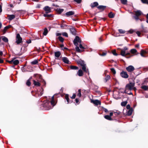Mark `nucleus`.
Listing matches in <instances>:
<instances>
[{"label": "nucleus", "instance_id": "46", "mask_svg": "<svg viewBox=\"0 0 148 148\" xmlns=\"http://www.w3.org/2000/svg\"><path fill=\"white\" fill-rule=\"evenodd\" d=\"M119 31L120 33L121 34L124 33L125 32L122 29H119Z\"/></svg>", "mask_w": 148, "mask_h": 148}, {"label": "nucleus", "instance_id": "1", "mask_svg": "<svg viewBox=\"0 0 148 148\" xmlns=\"http://www.w3.org/2000/svg\"><path fill=\"white\" fill-rule=\"evenodd\" d=\"M81 40L79 38L78 36H76L73 40V43L75 46H76L75 49L77 51L81 52L83 51L81 49H83L84 48L82 46L81 44Z\"/></svg>", "mask_w": 148, "mask_h": 148}, {"label": "nucleus", "instance_id": "55", "mask_svg": "<svg viewBox=\"0 0 148 148\" xmlns=\"http://www.w3.org/2000/svg\"><path fill=\"white\" fill-rule=\"evenodd\" d=\"M129 33L130 34H132L133 32H134V30H130L129 31Z\"/></svg>", "mask_w": 148, "mask_h": 148}, {"label": "nucleus", "instance_id": "5", "mask_svg": "<svg viewBox=\"0 0 148 148\" xmlns=\"http://www.w3.org/2000/svg\"><path fill=\"white\" fill-rule=\"evenodd\" d=\"M22 39L20 36L19 34H17L16 37V42L18 44L21 43L22 42Z\"/></svg>", "mask_w": 148, "mask_h": 148}, {"label": "nucleus", "instance_id": "19", "mask_svg": "<svg viewBox=\"0 0 148 148\" xmlns=\"http://www.w3.org/2000/svg\"><path fill=\"white\" fill-rule=\"evenodd\" d=\"M77 74L79 76H82L83 75V72L80 69L78 70V72L77 73Z\"/></svg>", "mask_w": 148, "mask_h": 148}, {"label": "nucleus", "instance_id": "41", "mask_svg": "<svg viewBox=\"0 0 148 148\" xmlns=\"http://www.w3.org/2000/svg\"><path fill=\"white\" fill-rule=\"evenodd\" d=\"M137 51L135 49H132L130 50V52L132 53H136Z\"/></svg>", "mask_w": 148, "mask_h": 148}, {"label": "nucleus", "instance_id": "24", "mask_svg": "<svg viewBox=\"0 0 148 148\" xmlns=\"http://www.w3.org/2000/svg\"><path fill=\"white\" fill-rule=\"evenodd\" d=\"M146 53V51H144L143 50H142L141 51L140 55L143 57H147V56L144 55V54H143L144 53Z\"/></svg>", "mask_w": 148, "mask_h": 148}, {"label": "nucleus", "instance_id": "60", "mask_svg": "<svg viewBox=\"0 0 148 148\" xmlns=\"http://www.w3.org/2000/svg\"><path fill=\"white\" fill-rule=\"evenodd\" d=\"M144 70H145L146 71H147L148 70V67H146L144 68Z\"/></svg>", "mask_w": 148, "mask_h": 148}, {"label": "nucleus", "instance_id": "4", "mask_svg": "<svg viewBox=\"0 0 148 148\" xmlns=\"http://www.w3.org/2000/svg\"><path fill=\"white\" fill-rule=\"evenodd\" d=\"M128 48L126 47L124 48L123 50H121V55L123 56H125L126 55H130V53L129 52L126 53L125 51L128 50Z\"/></svg>", "mask_w": 148, "mask_h": 148}, {"label": "nucleus", "instance_id": "49", "mask_svg": "<svg viewBox=\"0 0 148 148\" xmlns=\"http://www.w3.org/2000/svg\"><path fill=\"white\" fill-rule=\"evenodd\" d=\"M73 0L74 1H75V2H76L77 3H80L82 1V0Z\"/></svg>", "mask_w": 148, "mask_h": 148}, {"label": "nucleus", "instance_id": "28", "mask_svg": "<svg viewBox=\"0 0 148 148\" xmlns=\"http://www.w3.org/2000/svg\"><path fill=\"white\" fill-rule=\"evenodd\" d=\"M104 117L106 119L109 120H112V118L108 115H105Z\"/></svg>", "mask_w": 148, "mask_h": 148}, {"label": "nucleus", "instance_id": "37", "mask_svg": "<svg viewBox=\"0 0 148 148\" xmlns=\"http://www.w3.org/2000/svg\"><path fill=\"white\" fill-rule=\"evenodd\" d=\"M121 3L123 4H126L127 3V0H121Z\"/></svg>", "mask_w": 148, "mask_h": 148}, {"label": "nucleus", "instance_id": "16", "mask_svg": "<svg viewBox=\"0 0 148 148\" xmlns=\"http://www.w3.org/2000/svg\"><path fill=\"white\" fill-rule=\"evenodd\" d=\"M132 112L133 109L132 108L128 110V111L127 112V115L128 116L131 115L132 113Z\"/></svg>", "mask_w": 148, "mask_h": 148}, {"label": "nucleus", "instance_id": "2", "mask_svg": "<svg viewBox=\"0 0 148 148\" xmlns=\"http://www.w3.org/2000/svg\"><path fill=\"white\" fill-rule=\"evenodd\" d=\"M55 105L53 96L51 97V100L50 102L47 100L45 102L43 103L42 106L45 110H48L52 108Z\"/></svg>", "mask_w": 148, "mask_h": 148}, {"label": "nucleus", "instance_id": "17", "mask_svg": "<svg viewBox=\"0 0 148 148\" xmlns=\"http://www.w3.org/2000/svg\"><path fill=\"white\" fill-rule=\"evenodd\" d=\"M78 63L80 64L82 66L86 65L84 62L82 60H79L78 62Z\"/></svg>", "mask_w": 148, "mask_h": 148}, {"label": "nucleus", "instance_id": "9", "mask_svg": "<svg viewBox=\"0 0 148 148\" xmlns=\"http://www.w3.org/2000/svg\"><path fill=\"white\" fill-rule=\"evenodd\" d=\"M91 102L92 103H93L96 106H98V105H100L101 104V102L98 100H91Z\"/></svg>", "mask_w": 148, "mask_h": 148}, {"label": "nucleus", "instance_id": "40", "mask_svg": "<svg viewBox=\"0 0 148 148\" xmlns=\"http://www.w3.org/2000/svg\"><path fill=\"white\" fill-rule=\"evenodd\" d=\"M59 40L61 42H63L64 41L63 38L61 36H60L58 37Z\"/></svg>", "mask_w": 148, "mask_h": 148}, {"label": "nucleus", "instance_id": "31", "mask_svg": "<svg viewBox=\"0 0 148 148\" xmlns=\"http://www.w3.org/2000/svg\"><path fill=\"white\" fill-rule=\"evenodd\" d=\"M138 16H136V15L133 16H132L133 18H134L136 21H137L138 20H139L140 21H142L139 18Z\"/></svg>", "mask_w": 148, "mask_h": 148}, {"label": "nucleus", "instance_id": "50", "mask_svg": "<svg viewBox=\"0 0 148 148\" xmlns=\"http://www.w3.org/2000/svg\"><path fill=\"white\" fill-rule=\"evenodd\" d=\"M136 34H137V35L138 36H140L141 33L139 31L136 32Z\"/></svg>", "mask_w": 148, "mask_h": 148}, {"label": "nucleus", "instance_id": "15", "mask_svg": "<svg viewBox=\"0 0 148 148\" xmlns=\"http://www.w3.org/2000/svg\"><path fill=\"white\" fill-rule=\"evenodd\" d=\"M8 16V19L10 21L12 20L15 18V16L14 15H9Z\"/></svg>", "mask_w": 148, "mask_h": 148}, {"label": "nucleus", "instance_id": "20", "mask_svg": "<svg viewBox=\"0 0 148 148\" xmlns=\"http://www.w3.org/2000/svg\"><path fill=\"white\" fill-rule=\"evenodd\" d=\"M2 40L5 42L7 43L8 42V38L5 36H3L2 37Z\"/></svg>", "mask_w": 148, "mask_h": 148}, {"label": "nucleus", "instance_id": "30", "mask_svg": "<svg viewBox=\"0 0 148 148\" xmlns=\"http://www.w3.org/2000/svg\"><path fill=\"white\" fill-rule=\"evenodd\" d=\"M65 99H66V101L67 102V103H71L72 102H69V95L68 94H67L65 96Z\"/></svg>", "mask_w": 148, "mask_h": 148}, {"label": "nucleus", "instance_id": "63", "mask_svg": "<svg viewBox=\"0 0 148 148\" xmlns=\"http://www.w3.org/2000/svg\"><path fill=\"white\" fill-rule=\"evenodd\" d=\"M113 114V112H110V115H109L110 117H111L112 116Z\"/></svg>", "mask_w": 148, "mask_h": 148}, {"label": "nucleus", "instance_id": "56", "mask_svg": "<svg viewBox=\"0 0 148 148\" xmlns=\"http://www.w3.org/2000/svg\"><path fill=\"white\" fill-rule=\"evenodd\" d=\"M76 96V95L75 94H73L72 96L71 97V98L72 99H75Z\"/></svg>", "mask_w": 148, "mask_h": 148}, {"label": "nucleus", "instance_id": "47", "mask_svg": "<svg viewBox=\"0 0 148 148\" xmlns=\"http://www.w3.org/2000/svg\"><path fill=\"white\" fill-rule=\"evenodd\" d=\"M142 2L144 3L147 4L148 0H141Z\"/></svg>", "mask_w": 148, "mask_h": 148}, {"label": "nucleus", "instance_id": "6", "mask_svg": "<svg viewBox=\"0 0 148 148\" xmlns=\"http://www.w3.org/2000/svg\"><path fill=\"white\" fill-rule=\"evenodd\" d=\"M126 69L129 72L132 73L135 68L133 66L130 65L126 68Z\"/></svg>", "mask_w": 148, "mask_h": 148}, {"label": "nucleus", "instance_id": "61", "mask_svg": "<svg viewBox=\"0 0 148 148\" xmlns=\"http://www.w3.org/2000/svg\"><path fill=\"white\" fill-rule=\"evenodd\" d=\"M75 102H76V103H78L79 102V100L77 99H75Z\"/></svg>", "mask_w": 148, "mask_h": 148}, {"label": "nucleus", "instance_id": "62", "mask_svg": "<svg viewBox=\"0 0 148 148\" xmlns=\"http://www.w3.org/2000/svg\"><path fill=\"white\" fill-rule=\"evenodd\" d=\"M41 5L40 4H38L36 6V8H40V7Z\"/></svg>", "mask_w": 148, "mask_h": 148}, {"label": "nucleus", "instance_id": "57", "mask_svg": "<svg viewBox=\"0 0 148 148\" xmlns=\"http://www.w3.org/2000/svg\"><path fill=\"white\" fill-rule=\"evenodd\" d=\"M106 54V53H103L102 54H100V55L102 56H105Z\"/></svg>", "mask_w": 148, "mask_h": 148}, {"label": "nucleus", "instance_id": "8", "mask_svg": "<svg viewBox=\"0 0 148 148\" xmlns=\"http://www.w3.org/2000/svg\"><path fill=\"white\" fill-rule=\"evenodd\" d=\"M121 76L123 78H127L128 77V75L127 73L123 71H122L120 73Z\"/></svg>", "mask_w": 148, "mask_h": 148}, {"label": "nucleus", "instance_id": "44", "mask_svg": "<svg viewBox=\"0 0 148 148\" xmlns=\"http://www.w3.org/2000/svg\"><path fill=\"white\" fill-rule=\"evenodd\" d=\"M114 113L115 115H118L120 114V112L119 111H114Z\"/></svg>", "mask_w": 148, "mask_h": 148}, {"label": "nucleus", "instance_id": "59", "mask_svg": "<svg viewBox=\"0 0 148 148\" xmlns=\"http://www.w3.org/2000/svg\"><path fill=\"white\" fill-rule=\"evenodd\" d=\"M66 26L67 25H62L60 26V27L61 28H63L64 26Z\"/></svg>", "mask_w": 148, "mask_h": 148}, {"label": "nucleus", "instance_id": "58", "mask_svg": "<svg viewBox=\"0 0 148 148\" xmlns=\"http://www.w3.org/2000/svg\"><path fill=\"white\" fill-rule=\"evenodd\" d=\"M26 42L27 43L29 44L31 42V40H29L27 41Z\"/></svg>", "mask_w": 148, "mask_h": 148}, {"label": "nucleus", "instance_id": "42", "mask_svg": "<svg viewBox=\"0 0 148 148\" xmlns=\"http://www.w3.org/2000/svg\"><path fill=\"white\" fill-rule=\"evenodd\" d=\"M77 96L79 97H80L81 96V89H79L78 91Z\"/></svg>", "mask_w": 148, "mask_h": 148}, {"label": "nucleus", "instance_id": "32", "mask_svg": "<svg viewBox=\"0 0 148 148\" xmlns=\"http://www.w3.org/2000/svg\"><path fill=\"white\" fill-rule=\"evenodd\" d=\"M48 30L47 28H45L44 30V31L43 32V35L45 36H46L47 35L48 33Z\"/></svg>", "mask_w": 148, "mask_h": 148}, {"label": "nucleus", "instance_id": "13", "mask_svg": "<svg viewBox=\"0 0 148 148\" xmlns=\"http://www.w3.org/2000/svg\"><path fill=\"white\" fill-rule=\"evenodd\" d=\"M70 30L71 33L73 35H75L76 34V31L75 29L73 27L70 28Z\"/></svg>", "mask_w": 148, "mask_h": 148}, {"label": "nucleus", "instance_id": "23", "mask_svg": "<svg viewBox=\"0 0 148 148\" xmlns=\"http://www.w3.org/2000/svg\"><path fill=\"white\" fill-rule=\"evenodd\" d=\"M11 27V26L10 25H9V26H6L5 27L3 30V32L4 33H5L7 30L9 28H10Z\"/></svg>", "mask_w": 148, "mask_h": 148}, {"label": "nucleus", "instance_id": "35", "mask_svg": "<svg viewBox=\"0 0 148 148\" xmlns=\"http://www.w3.org/2000/svg\"><path fill=\"white\" fill-rule=\"evenodd\" d=\"M141 88L144 90H148V87L146 86H143L141 87Z\"/></svg>", "mask_w": 148, "mask_h": 148}, {"label": "nucleus", "instance_id": "64", "mask_svg": "<svg viewBox=\"0 0 148 148\" xmlns=\"http://www.w3.org/2000/svg\"><path fill=\"white\" fill-rule=\"evenodd\" d=\"M3 62V61L2 59H0V63H2Z\"/></svg>", "mask_w": 148, "mask_h": 148}, {"label": "nucleus", "instance_id": "21", "mask_svg": "<svg viewBox=\"0 0 148 148\" xmlns=\"http://www.w3.org/2000/svg\"><path fill=\"white\" fill-rule=\"evenodd\" d=\"M106 8V6L102 5H99L98 6L97 8L100 10H103Z\"/></svg>", "mask_w": 148, "mask_h": 148}, {"label": "nucleus", "instance_id": "12", "mask_svg": "<svg viewBox=\"0 0 148 148\" xmlns=\"http://www.w3.org/2000/svg\"><path fill=\"white\" fill-rule=\"evenodd\" d=\"M82 67V70H83V71L86 73H88V69H86V64Z\"/></svg>", "mask_w": 148, "mask_h": 148}, {"label": "nucleus", "instance_id": "45", "mask_svg": "<svg viewBox=\"0 0 148 148\" xmlns=\"http://www.w3.org/2000/svg\"><path fill=\"white\" fill-rule=\"evenodd\" d=\"M111 71L114 74H115L116 73V71L113 68H112L110 69Z\"/></svg>", "mask_w": 148, "mask_h": 148}, {"label": "nucleus", "instance_id": "29", "mask_svg": "<svg viewBox=\"0 0 148 148\" xmlns=\"http://www.w3.org/2000/svg\"><path fill=\"white\" fill-rule=\"evenodd\" d=\"M98 3L97 2H95L93 3L91 5V6L92 8H93L95 7H96L98 6Z\"/></svg>", "mask_w": 148, "mask_h": 148}, {"label": "nucleus", "instance_id": "51", "mask_svg": "<svg viewBox=\"0 0 148 148\" xmlns=\"http://www.w3.org/2000/svg\"><path fill=\"white\" fill-rule=\"evenodd\" d=\"M113 54L115 56H117L118 55L116 53V51H113L112 52Z\"/></svg>", "mask_w": 148, "mask_h": 148}, {"label": "nucleus", "instance_id": "18", "mask_svg": "<svg viewBox=\"0 0 148 148\" xmlns=\"http://www.w3.org/2000/svg\"><path fill=\"white\" fill-rule=\"evenodd\" d=\"M74 14V12L73 11H70L66 13V14L67 16H70L73 15Z\"/></svg>", "mask_w": 148, "mask_h": 148}, {"label": "nucleus", "instance_id": "10", "mask_svg": "<svg viewBox=\"0 0 148 148\" xmlns=\"http://www.w3.org/2000/svg\"><path fill=\"white\" fill-rule=\"evenodd\" d=\"M62 61L65 63L68 64L69 62V61L68 58L66 57H63L62 58Z\"/></svg>", "mask_w": 148, "mask_h": 148}, {"label": "nucleus", "instance_id": "43", "mask_svg": "<svg viewBox=\"0 0 148 148\" xmlns=\"http://www.w3.org/2000/svg\"><path fill=\"white\" fill-rule=\"evenodd\" d=\"M64 11V10L63 9H59L57 10V12L59 14H60L62 13Z\"/></svg>", "mask_w": 148, "mask_h": 148}, {"label": "nucleus", "instance_id": "36", "mask_svg": "<svg viewBox=\"0 0 148 148\" xmlns=\"http://www.w3.org/2000/svg\"><path fill=\"white\" fill-rule=\"evenodd\" d=\"M43 16L45 17H50L52 16V15L48 14H43Z\"/></svg>", "mask_w": 148, "mask_h": 148}, {"label": "nucleus", "instance_id": "25", "mask_svg": "<svg viewBox=\"0 0 148 148\" xmlns=\"http://www.w3.org/2000/svg\"><path fill=\"white\" fill-rule=\"evenodd\" d=\"M13 63L14 65H17L19 63V61L18 60H14V59H13Z\"/></svg>", "mask_w": 148, "mask_h": 148}, {"label": "nucleus", "instance_id": "14", "mask_svg": "<svg viewBox=\"0 0 148 148\" xmlns=\"http://www.w3.org/2000/svg\"><path fill=\"white\" fill-rule=\"evenodd\" d=\"M142 14V13L140 10H138L135 12V15L136 16H139Z\"/></svg>", "mask_w": 148, "mask_h": 148}, {"label": "nucleus", "instance_id": "34", "mask_svg": "<svg viewBox=\"0 0 148 148\" xmlns=\"http://www.w3.org/2000/svg\"><path fill=\"white\" fill-rule=\"evenodd\" d=\"M127 103V102L126 101H124L121 103V105L122 106H125L126 105Z\"/></svg>", "mask_w": 148, "mask_h": 148}, {"label": "nucleus", "instance_id": "53", "mask_svg": "<svg viewBox=\"0 0 148 148\" xmlns=\"http://www.w3.org/2000/svg\"><path fill=\"white\" fill-rule=\"evenodd\" d=\"M130 105L128 104L126 108L128 110H129V109H130Z\"/></svg>", "mask_w": 148, "mask_h": 148}, {"label": "nucleus", "instance_id": "38", "mask_svg": "<svg viewBox=\"0 0 148 148\" xmlns=\"http://www.w3.org/2000/svg\"><path fill=\"white\" fill-rule=\"evenodd\" d=\"M38 62L37 60H35L31 62V64H36L38 63Z\"/></svg>", "mask_w": 148, "mask_h": 148}, {"label": "nucleus", "instance_id": "7", "mask_svg": "<svg viewBox=\"0 0 148 148\" xmlns=\"http://www.w3.org/2000/svg\"><path fill=\"white\" fill-rule=\"evenodd\" d=\"M43 9L45 11L46 14H48L51 12V8L48 6H45L43 8Z\"/></svg>", "mask_w": 148, "mask_h": 148}, {"label": "nucleus", "instance_id": "52", "mask_svg": "<svg viewBox=\"0 0 148 148\" xmlns=\"http://www.w3.org/2000/svg\"><path fill=\"white\" fill-rule=\"evenodd\" d=\"M103 111H104L105 112H108V110L106 108H103Z\"/></svg>", "mask_w": 148, "mask_h": 148}, {"label": "nucleus", "instance_id": "48", "mask_svg": "<svg viewBox=\"0 0 148 148\" xmlns=\"http://www.w3.org/2000/svg\"><path fill=\"white\" fill-rule=\"evenodd\" d=\"M62 35L63 36H65L66 37H68V35L67 34V33L66 32H64L62 33Z\"/></svg>", "mask_w": 148, "mask_h": 148}, {"label": "nucleus", "instance_id": "22", "mask_svg": "<svg viewBox=\"0 0 148 148\" xmlns=\"http://www.w3.org/2000/svg\"><path fill=\"white\" fill-rule=\"evenodd\" d=\"M33 84L36 86H40V83L38 82H37L34 80H33Z\"/></svg>", "mask_w": 148, "mask_h": 148}, {"label": "nucleus", "instance_id": "3", "mask_svg": "<svg viewBox=\"0 0 148 148\" xmlns=\"http://www.w3.org/2000/svg\"><path fill=\"white\" fill-rule=\"evenodd\" d=\"M134 85L131 83L128 84L126 86V89L124 92L125 93H127V91L128 90H132L133 88Z\"/></svg>", "mask_w": 148, "mask_h": 148}, {"label": "nucleus", "instance_id": "33", "mask_svg": "<svg viewBox=\"0 0 148 148\" xmlns=\"http://www.w3.org/2000/svg\"><path fill=\"white\" fill-rule=\"evenodd\" d=\"M30 79H31L30 78L29 79L27 80L26 82V85L29 86H30L31 84V83L30 81Z\"/></svg>", "mask_w": 148, "mask_h": 148}, {"label": "nucleus", "instance_id": "54", "mask_svg": "<svg viewBox=\"0 0 148 148\" xmlns=\"http://www.w3.org/2000/svg\"><path fill=\"white\" fill-rule=\"evenodd\" d=\"M13 59H12V60H11L10 61L7 60V62H8L10 64H12L13 63Z\"/></svg>", "mask_w": 148, "mask_h": 148}, {"label": "nucleus", "instance_id": "11", "mask_svg": "<svg viewBox=\"0 0 148 148\" xmlns=\"http://www.w3.org/2000/svg\"><path fill=\"white\" fill-rule=\"evenodd\" d=\"M61 53L59 51H56L55 52V57L58 58L61 55Z\"/></svg>", "mask_w": 148, "mask_h": 148}, {"label": "nucleus", "instance_id": "39", "mask_svg": "<svg viewBox=\"0 0 148 148\" xmlns=\"http://www.w3.org/2000/svg\"><path fill=\"white\" fill-rule=\"evenodd\" d=\"M110 78V76L109 75H107L105 78V79L106 80L105 82H106L108 81Z\"/></svg>", "mask_w": 148, "mask_h": 148}, {"label": "nucleus", "instance_id": "27", "mask_svg": "<svg viewBox=\"0 0 148 148\" xmlns=\"http://www.w3.org/2000/svg\"><path fill=\"white\" fill-rule=\"evenodd\" d=\"M70 68L72 70H77L78 69V67L75 66H70Z\"/></svg>", "mask_w": 148, "mask_h": 148}, {"label": "nucleus", "instance_id": "26", "mask_svg": "<svg viewBox=\"0 0 148 148\" xmlns=\"http://www.w3.org/2000/svg\"><path fill=\"white\" fill-rule=\"evenodd\" d=\"M108 16L109 17L112 18L114 17V14L112 12H111L108 14Z\"/></svg>", "mask_w": 148, "mask_h": 148}]
</instances>
